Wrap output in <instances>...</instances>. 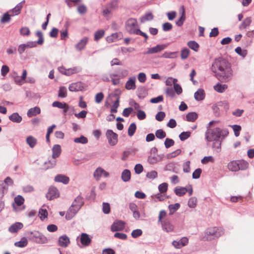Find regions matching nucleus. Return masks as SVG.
<instances>
[{"instance_id":"19","label":"nucleus","mask_w":254,"mask_h":254,"mask_svg":"<svg viewBox=\"0 0 254 254\" xmlns=\"http://www.w3.org/2000/svg\"><path fill=\"white\" fill-rule=\"evenodd\" d=\"M163 157V154L157 155L156 156H150L148 157V161L151 164H154L162 161Z\"/></svg>"},{"instance_id":"35","label":"nucleus","mask_w":254,"mask_h":254,"mask_svg":"<svg viewBox=\"0 0 254 254\" xmlns=\"http://www.w3.org/2000/svg\"><path fill=\"white\" fill-rule=\"evenodd\" d=\"M105 35V31L103 29L99 30L95 32L94 34V40L95 41H99Z\"/></svg>"},{"instance_id":"28","label":"nucleus","mask_w":254,"mask_h":254,"mask_svg":"<svg viewBox=\"0 0 254 254\" xmlns=\"http://www.w3.org/2000/svg\"><path fill=\"white\" fill-rule=\"evenodd\" d=\"M131 173L129 170H124L121 175V178L124 182H127L130 180Z\"/></svg>"},{"instance_id":"60","label":"nucleus","mask_w":254,"mask_h":254,"mask_svg":"<svg viewBox=\"0 0 254 254\" xmlns=\"http://www.w3.org/2000/svg\"><path fill=\"white\" fill-rule=\"evenodd\" d=\"M102 209L104 213L109 214L110 212V205L109 203L103 202Z\"/></svg>"},{"instance_id":"36","label":"nucleus","mask_w":254,"mask_h":254,"mask_svg":"<svg viewBox=\"0 0 254 254\" xmlns=\"http://www.w3.org/2000/svg\"><path fill=\"white\" fill-rule=\"evenodd\" d=\"M103 169L101 167L97 168L94 172L93 176L95 179L97 181L99 180L102 176Z\"/></svg>"},{"instance_id":"18","label":"nucleus","mask_w":254,"mask_h":254,"mask_svg":"<svg viewBox=\"0 0 254 254\" xmlns=\"http://www.w3.org/2000/svg\"><path fill=\"white\" fill-rule=\"evenodd\" d=\"M163 230L166 232H171L174 230V226L168 220H164L161 223Z\"/></svg>"},{"instance_id":"24","label":"nucleus","mask_w":254,"mask_h":254,"mask_svg":"<svg viewBox=\"0 0 254 254\" xmlns=\"http://www.w3.org/2000/svg\"><path fill=\"white\" fill-rule=\"evenodd\" d=\"M69 90L71 92H77L82 90V86L81 82L72 83L69 86Z\"/></svg>"},{"instance_id":"34","label":"nucleus","mask_w":254,"mask_h":254,"mask_svg":"<svg viewBox=\"0 0 254 254\" xmlns=\"http://www.w3.org/2000/svg\"><path fill=\"white\" fill-rule=\"evenodd\" d=\"M28 242L27 239L23 237L21 239L20 241L16 242L14 243V246L19 248H23L27 246Z\"/></svg>"},{"instance_id":"33","label":"nucleus","mask_w":254,"mask_h":254,"mask_svg":"<svg viewBox=\"0 0 254 254\" xmlns=\"http://www.w3.org/2000/svg\"><path fill=\"white\" fill-rule=\"evenodd\" d=\"M186 120L188 122H193L198 118V115L195 112H190L186 115Z\"/></svg>"},{"instance_id":"12","label":"nucleus","mask_w":254,"mask_h":254,"mask_svg":"<svg viewBox=\"0 0 254 254\" xmlns=\"http://www.w3.org/2000/svg\"><path fill=\"white\" fill-rule=\"evenodd\" d=\"M166 45L164 44H158L155 47L148 48L147 51L144 54H153L157 53L165 49Z\"/></svg>"},{"instance_id":"56","label":"nucleus","mask_w":254,"mask_h":254,"mask_svg":"<svg viewBox=\"0 0 254 254\" xmlns=\"http://www.w3.org/2000/svg\"><path fill=\"white\" fill-rule=\"evenodd\" d=\"M136 116L138 120H143L146 118V115L144 111L138 110L137 111Z\"/></svg>"},{"instance_id":"26","label":"nucleus","mask_w":254,"mask_h":254,"mask_svg":"<svg viewBox=\"0 0 254 254\" xmlns=\"http://www.w3.org/2000/svg\"><path fill=\"white\" fill-rule=\"evenodd\" d=\"M52 157L56 158L58 157L61 153V147L59 144H55L53 146L52 148Z\"/></svg>"},{"instance_id":"32","label":"nucleus","mask_w":254,"mask_h":254,"mask_svg":"<svg viewBox=\"0 0 254 254\" xmlns=\"http://www.w3.org/2000/svg\"><path fill=\"white\" fill-rule=\"evenodd\" d=\"M26 143L31 148H33L36 145L37 140L32 136H28L26 140Z\"/></svg>"},{"instance_id":"10","label":"nucleus","mask_w":254,"mask_h":254,"mask_svg":"<svg viewBox=\"0 0 254 254\" xmlns=\"http://www.w3.org/2000/svg\"><path fill=\"white\" fill-rule=\"evenodd\" d=\"M125 227V223L121 220L115 221L111 226V230L112 232L122 231Z\"/></svg>"},{"instance_id":"8","label":"nucleus","mask_w":254,"mask_h":254,"mask_svg":"<svg viewBox=\"0 0 254 254\" xmlns=\"http://www.w3.org/2000/svg\"><path fill=\"white\" fill-rule=\"evenodd\" d=\"M105 135L109 145L115 146L117 144L118 142V135L112 130L107 129Z\"/></svg>"},{"instance_id":"13","label":"nucleus","mask_w":254,"mask_h":254,"mask_svg":"<svg viewBox=\"0 0 254 254\" xmlns=\"http://www.w3.org/2000/svg\"><path fill=\"white\" fill-rule=\"evenodd\" d=\"M88 40L89 38L87 37H83L76 44H75V50L78 52H80L83 50L88 43Z\"/></svg>"},{"instance_id":"23","label":"nucleus","mask_w":254,"mask_h":254,"mask_svg":"<svg viewBox=\"0 0 254 254\" xmlns=\"http://www.w3.org/2000/svg\"><path fill=\"white\" fill-rule=\"evenodd\" d=\"M41 113L40 108L38 107H35L31 108L28 110L27 113V115L28 117H32L35 116Z\"/></svg>"},{"instance_id":"1","label":"nucleus","mask_w":254,"mask_h":254,"mask_svg":"<svg viewBox=\"0 0 254 254\" xmlns=\"http://www.w3.org/2000/svg\"><path fill=\"white\" fill-rule=\"evenodd\" d=\"M212 71L215 73L216 77L222 82L230 81L233 77V70L231 64L226 60L219 58L213 62Z\"/></svg>"},{"instance_id":"55","label":"nucleus","mask_w":254,"mask_h":254,"mask_svg":"<svg viewBox=\"0 0 254 254\" xmlns=\"http://www.w3.org/2000/svg\"><path fill=\"white\" fill-rule=\"evenodd\" d=\"M39 215L41 220L45 219L48 215V212L47 210L43 208L40 209L39 211Z\"/></svg>"},{"instance_id":"39","label":"nucleus","mask_w":254,"mask_h":254,"mask_svg":"<svg viewBox=\"0 0 254 254\" xmlns=\"http://www.w3.org/2000/svg\"><path fill=\"white\" fill-rule=\"evenodd\" d=\"M67 96V89L65 87L61 86L59 88L58 92V97L60 98H65Z\"/></svg>"},{"instance_id":"58","label":"nucleus","mask_w":254,"mask_h":254,"mask_svg":"<svg viewBox=\"0 0 254 254\" xmlns=\"http://www.w3.org/2000/svg\"><path fill=\"white\" fill-rule=\"evenodd\" d=\"M173 28V25L169 22H165L162 24V29L164 31H170Z\"/></svg>"},{"instance_id":"17","label":"nucleus","mask_w":254,"mask_h":254,"mask_svg":"<svg viewBox=\"0 0 254 254\" xmlns=\"http://www.w3.org/2000/svg\"><path fill=\"white\" fill-rule=\"evenodd\" d=\"M135 77H131L127 81L125 87L127 90H134L136 88Z\"/></svg>"},{"instance_id":"2","label":"nucleus","mask_w":254,"mask_h":254,"mask_svg":"<svg viewBox=\"0 0 254 254\" xmlns=\"http://www.w3.org/2000/svg\"><path fill=\"white\" fill-rule=\"evenodd\" d=\"M229 133L227 129H221L219 127L210 129L208 128L205 132V138L207 141H214L212 145L213 148L219 149L221 147V141L219 139L227 136Z\"/></svg>"},{"instance_id":"38","label":"nucleus","mask_w":254,"mask_h":254,"mask_svg":"<svg viewBox=\"0 0 254 254\" xmlns=\"http://www.w3.org/2000/svg\"><path fill=\"white\" fill-rule=\"evenodd\" d=\"M182 8H183V10L182 13V15L180 17L179 19L176 21V25L180 27L182 26L183 25V23L186 19V15L183 6H182Z\"/></svg>"},{"instance_id":"29","label":"nucleus","mask_w":254,"mask_h":254,"mask_svg":"<svg viewBox=\"0 0 254 254\" xmlns=\"http://www.w3.org/2000/svg\"><path fill=\"white\" fill-rule=\"evenodd\" d=\"M213 88L216 91L219 93H223L227 89L228 85L227 84H222L218 83L214 85Z\"/></svg>"},{"instance_id":"5","label":"nucleus","mask_w":254,"mask_h":254,"mask_svg":"<svg viewBox=\"0 0 254 254\" xmlns=\"http://www.w3.org/2000/svg\"><path fill=\"white\" fill-rule=\"evenodd\" d=\"M27 236L30 240L38 244H46L48 242L46 237L39 231L28 232Z\"/></svg>"},{"instance_id":"49","label":"nucleus","mask_w":254,"mask_h":254,"mask_svg":"<svg viewBox=\"0 0 254 254\" xmlns=\"http://www.w3.org/2000/svg\"><path fill=\"white\" fill-rule=\"evenodd\" d=\"M235 51L237 54L243 58L245 57L248 53L246 50H242V48L240 47H237Z\"/></svg>"},{"instance_id":"61","label":"nucleus","mask_w":254,"mask_h":254,"mask_svg":"<svg viewBox=\"0 0 254 254\" xmlns=\"http://www.w3.org/2000/svg\"><path fill=\"white\" fill-rule=\"evenodd\" d=\"M65 104V103H62L59 101H55L53 103L52 106L54 107H57L59 109H63L66 107Z\"/></svg>"},{"instance_id":"7","label":"nucleus","mask_w":254,"mask_h":254,"mask_svg":"<svg viewBox=\"0 0 254 254\" xmlns=\"http://www.w3.org/2000/svg\"><path fill=\"white\" fill-rule=\"evenodd\" d=\"M224 234L223 229L221 227H214L207 229L206 234L209 236V239L218 238Z\"/></svg>"},{"instance_id":"16","label":"nucleus","mask_w":254,"mask_h":254,"mask_svg":"<svg viewBox=\"0 0 254 254\" xmlns=\"http://www.w3.org/2000/svg\"><path fill=\"white\" fill-rule=\"evenodd\" d=\"M80 241L82 245L87 246L90 244L91 240L88 234L83 233L80 236Z\"/></svg>"},{"instance_id":"57","label":"nucleus","mask_w":254,"mask_h":254,"mask_svg":"<svg viewBox=\"0 0 254 254\" xmlns=\"http://www.w3.org/2000/svg\"><path fill=\"white\" fill-rule=\"evenodd\" d=\"M158 173L156 171H151V172H148L146 177L150 179H154L157 177Z\"/></svg>"},{"instance_id":"50","label":"nucleus","mask_w":254,"mask_h":254,"mask_svg":"<svg viewBox=\"0 0 254 254\" xmlns=\"http://www.w3.org/2000/svg\"><path fill=\"white\" fill-rule=\"evenodd\" d=\"M168 184L166 183H163L161 184L158 186L159 191L161 193H164L166 192L168 190Z\"/></svg>"},{"instance_id":"6","label":"nucleus","mask_w":254,"mask_h":254,"mask_svg":"<svg viewBox=\"0 0 254 254\" xmlns=\"http://www.w3.org/2000/svg\"><path fill=\"white\" fill-rule=\"evenodd\" d=\"M127 31L130 34H136L139 29L136 19L129 18L126 22Z\"/></svg>"},{"instance_id":"20","label":"nucleus","mask_w":254,"mask_h":254,"mask_svg":"<svg viewBox=\"0 0 254 254\" xmlns=\"http://www.w3.org/2000/svg\"><path fill=\"white\" fill-rule=\"evenodd\" d=\"M252 20L251 17H247L245 18L239 26V28L240 30L246 29L252 23Z\"/></svg>"},{"instance_id":"15","label":"nucleus","mask_w":254,"mask_h":254,"mask_svg":"<svg viewBox=\"0 0 254 254\" xmlns=\"http://www.w3.org/2000/svg\"><path fill=\"white\" fill-rule=\"evenodd\" d=\"M58 242L59 245L63 248L67 247L70 243L69 239L65 235L60 237Z\"/></svg>"},{"instance_id":"44","label":"nucleus","mask_w":254,"mask_h":254,"mask_svg":"<svg viewBox=\"0 0 254 254\" xmlns=\"http://www.w3.org/2000/svg\"><path fill=\"white\" fill-rule=\"evenodd\" d=\"M190 53V50L187 48H183L181 52V59L183 60L186 59Z\"/></svg>"},{"instance_id":"51","label":"nucleus","mask_w":254,"mask_h":254,"mask_svg":"<svg viewBox=\"0 0 254 254\" xmlns=\"http://www.w3.org/2000/svg\"><path fill=\"white\" fill-rule=\"evenodd\" d=\"M190 131H183L179 135V138L181 141H184L190 137Z\"/></svg>"},{"instance_id":"21","label":"nucleus","mask_w":254,"mask_h":254,"mask_svg":"<svg viewBox=\"0 0 254 254\" xmlns=\"http://www.w3.org/2000/svg\"><path fill=\"white\" fill-rule=\"evenodd\" d=\"M55 181L57 182L62 183L66 185L69 183V179L66 176L59 174L55 177Z\"/></svg>"},{"instance_id":"30","label":"nucleus","mask_w":254,"mask_h":254,"mask_svg":"<svg viewBox=\"0 0 254 254\" xmlns=\"http://www.w3.org/2000/svg\"><path fill=\"white\" fill-rule=\"evenodd\" d=\"M82 68L80 66H74L71 68L67 69V72L66 73V76H70L73 74L78 73L80 72Z\"/></svg>"},{"instance_id":"43","label":"nucleus","mask_w":254,"mask_h":254,"mask_svg":"<svg viewBox=\"0 0 254 254\" xmlns=\"http://www.w3.org/2000/svg\"><path fill=\"white\" fill-rule=\"evenodd\" d=\"M154 18L153 15L151 13L149 12L145 14L140 19L141 22L143 23L146 21L152 20Z\"/></svg>"},{"instance_id":"40","label":"nucleus","mask_w":254,"mask_h":254,"mask_svg":"<svg viewBox=\"0 0 254 254\" xmlns=\"http://www.w3.org/2000/svg\"><path fill=\"white\" fill-rule=\"evenodd\" d=\"M14 16V14H9L8 12L5 13L2 16L0 22L2 23L9 22L10 20V17Z\"/></svg>"},{"instance_id":"4","label":"nucleus","mask_w":254,"mask_h":254,"mask_svg":"<svg viewBox=\"0 0 254 254\" xmlns=\"http://www.w3.org/2000/svg\"><path fill=\"white\" fill-rule=\"evenodd\" d=\"M227 166L230 171L237 172L239 170H246L249 167V163L243 160H234L230 162Z\"/></svg>"},{"instance_id":"53","label":"nucleus","mask_w":254,"mask_h":254,"mask_svg":"<svg viewBox=\"0 0 254 254\" xmlns=\"http://www.w3.org/2000/svg\"><path fill=\"white\" fill-rule=\"evenodd\" d=\"M120 99L118 97L117 100L114 102L113 105H112L111 108V112L112 113H117V109L119 107L120 104Z\"/></svg>"},{"instance_id":"64","label":"nucleus","mask_w":254,"mask_h":254,"mask_svg":"<svg viewBox=\"0 0 254 254\" xmlns=\"http://www.w3.org/2000/svg\"><path fill=\"white\" fill-rule=\"evenodd\" d=\"M142 234V231L141 229H135L132 231L131 236L134 238H136L141 236Z\"/></svg>"},{"instance_id":"41","label":"nucleus","mask_w":254,"mask_h":254,"mask_svg":"<svg viewBox=\"0 0 254 254\" xmlns=\"http://www.w3.org/2000/svg\"><path fill=\"white\" fill-rule=\"evenodd\" d=\"M74 142L77 143L86 144L88 142L87 138L83 135H81L79 137L75 138Z\"/></svg>"},{"instance_id":"3","label":"nucleus","mask_w":254,"mask_h":254,"mask_svg":"<svg viewBox=\"0 0 254 254\" xmlns=\"http://www.w3.org/2000/svg\"><path fill=\"white\" fill-rule=\"evenodd\" d=\"M84 202L83 198L80 195L74 200L71 205L67 211L65 218L67 220L71 219L83 205Z\"/></svg>"},{"instance_id":"42","label":"nucleus","mask_w":254,"mask_h":254,"mask_svg":"<svg viewBox=\"0 0 254 254\" xmlns=\"http://www.w3.org/2000/svg\"><path fill=\"white\" fill-rule=\"evenodd\" d=\"M187 45L189 48L196 52L197 51L199 48L198 44L194 41L188 42Z\"/></svg>"},{"instance_id":"52","label":"nucleus","mask_w":254,"mask_h":254,"mask_svg":"<svg viewBox=\"0 0 254 254\" xmlns=\"http://www.w3.org/2000/svg\"><path fill=\"white\" fill-rule=\"evenodd\" d=\"M0 184H4V187H7L8 188V186H12L13 185V180L9 177H6L3 182H0Z\"/></svg>"},{"instance_id":"59","label":"nucleus","mask_w":254,"mask_h":254,"mask_svg":"<svg viewBox=\"0 0 254 254\" xmlns=\"http://www.w3.org/2000/svg\"><path fill=\"white\" fill-rule=\"evenodd\" d=\"M175 143L174 141L172 139L167 138L164 142V145L166 148H168L173 145Z\"/></svg>"},{"instance_id":"11","label":"nucleus","mask_w":254,"mask_h":254,"mask_svg":"<svg viewBox=\"0 0 254 254\" xmlns=\"http://www.w3.org/2000/svg\"><path fill=\"white\" fill-rule=\"evenodd\" d=\"M189 243V239L187 237H184L179 241H173L172 245L176 249H181V248L187 246Z\"/></svg>"},{"instance_id":"45","label":"nucleus","mask_w":254,"mask_h":254,"mask_svg":"<svg viewBox=\"0 0 254 254\" xmlns=\"http://www.w3.org/2000/svg\"><path fill=\"white\" fill-rule=\"evenodd\" d=\"M197 199L195 197H190L188 201V205L190 208H194L196 205Z\"/></svg>"},{"instance_id":"46","label":"nucleus","mask_w":254,"mask_h":254,"mask_svg":"<svg viewBox=\"0 0 254 254\" xmlns=\"http://www.w3.org/2000/svg\"><path fill=\"white\" fill-rule=\"evenodd\" d=\"M155 136L159 139H163L166 137V133L163 129H159L156 131Z\"/></svg>"},{"instance_id":"9","label":"nucleus","mask_w":254,"mask_h":254,"mask_svg":"<svg viewBox=\"0 0 254 254\" xmlns=\"http://www.w3.org/2000/svg\"><path fill=\"white\" fill-rule=\"evenodd\" d=\"M60 193L58 189L55 187L51 186L49 188L48 191L46 194V197L51 200L58 197Z\"/></svg>"},{"instance_id":"47","label":"nucleus","mask_w":254,"mask_h":254,"mask_svg":"<svg viewBox=\"0 0 254 254\" xmlns=\"http://www.w3.org/2000/svg\"><path fill=\"white\" fill-rule=\"evenodd\" d=\"M36 35L39 37V39L37 41H36L37 44L40 45H42L44 41L42 32L40 31H37L36 33Z\"/></svg>"},{"instance_id":"31","label":"nucleus","mask_w":254,"mask_h":254,"mask_svg":"<svg viewBox=\"0 0 254 254\" xmlns=\"http://www.w3.org/2000/svg\"><path fill=\"white\" fill-rule=\"evenodd\" d=\"M25 1L23 0L18 3L13 8L10 10L9 12H12L13 13L12 14H14V15L18 14L20 12L21 9L23 6V3Z\"/></svg>"},{"instance_id":"48","label":"nucleus","mask_w":254,"mask_h":254,"mask_svg":"<svg viewBox=\"0 0 254 254\" xmlns=\"http://www.w3.org/2000/svg\"><path fill=\"white\" fill-rule=\"evenodd\" d=\"M165 93L167 96H169L172 98H173L175 97V92L172 87L167 88L165 90Z\"/></svg>"},{"instance_id":"27","label":"nucleus","mask_w":254,"mask_h":254,"mask_svg":"<svg viewBox=\"0 0 254 254\" xmlns=\"http://www.w3.org/2000/svg\"><path fill=\"white\" fill-rule=\"evenodd\" d=\"M8 118L12 122L16 123H20L22 120L21 116L18 113H13L9 116Z\"/></svg>"},{"instance_id":"37","label":"nucleus","mask_w":254,"mask_h":254,"mask_svg":"<svg viewBox=\"0 0 254 254\" xmlns=\"http://www.w3.org/2000/svg\"><path fill=\"white\" fill-rule=\"evenodd\" d=\"M136 124L134 123H131L129 125V126L128 128V130H127L128 135L129 136H132L134 134V133L136 131Z\"/></svg>"},{"instance_id":"14","label":"nucleus","mask_w":254,"mask_h":254,"mask_svg":"<svg viewBox=\"0 0 254 254\" xmlns=\"http://www.w3.org/2000/svg\"><path fill=\"white\" fill-rule=\"evenodd\" d=\"M23 227V225L20 222H15L12 224L8 228V231L11 233H17Z\"/></svg>"},{"instance_id":"63","label":"nucleus","mask_w":254,"mask_h":254,"mask_svg":"<svg viewBox=\"0 0 254 254\" xmlns=\"http://www.w3.org/2000/svg\"><path fill=\"white\" fill-rule=\"evenodd\" d=\"M236 136H238L240 135V131L241 130V127L240 126L235 125L231 126Z\"/></svg>"},{"instance_id":"62","label":"nucleus","mask_w":254,"mask_h":254,"mask_svg":"<svg viewBox=\"0 0 254 254\" xmlns=\"http://www.w3.org/2000/svg\"><path fill=\"white\" fill-rule=\"evenodd\" d=\"M173 89L175 91V92H176L178 95H180L182 93L183 90L181 86L176 82L174 84Z\"/></svg>"},{"instance_id":"54","label":"nucleus","mask_w":254,"mask_h":254,"mask_svg":"<svg viewBox=\"0 0 254 254\" xmlns=\"http://www.w3.org/2000/svg\"><path fill=\"white\" fill-rule=\"evenodd\" d=\"M24 201V198L20 195H18L14 198V202L18 206H21Z\"/></svg>"},{"instance_id":"22","label":"nucleus","mask_w":254,"mask_h":254,"mask_svg":"<svg viewBox=\"0 0 254 254\" xmlns=\"http://www.w3.org/2000/svg\"><path fill=\"white\" fill-rule=\"evenodd\" d=\"M194 99L198 101H201L205 97V92L203 89H198L194 94Z\"/></svg>"},{"instance_id":"25","label":"nucleus","mask_w":254,"mask_h":254,"mask_svg":"<svg viewBox=\"0 0 254 254\" xmlns=\"http://www.w3.org/2000/svg\"><path fill=\"white\" fill-rule=\"evenodd\" d=\"M174 191L175 194L178 196H182L187 193L186 187L180 186H178L175 188Z\"/></svg>"}]
</instances>
